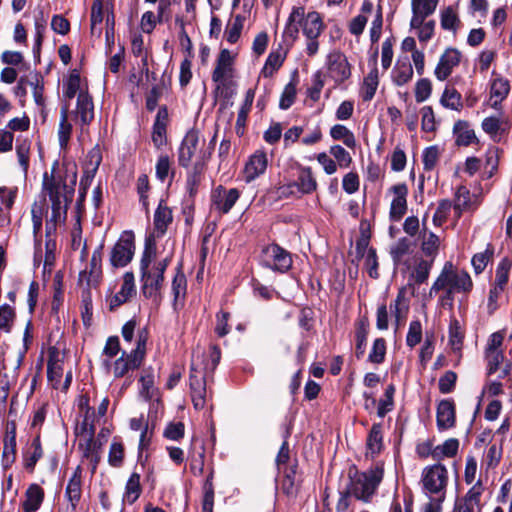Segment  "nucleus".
Segmentation results:
<instances>
[{
    "mask_svg": "<svg viewBox=\"0 0 512 512\" xmlns=\"http://www.w3.org/2000/svg\"><path fill=\"white\" fill-rule=\"evenodd\" d=\"M463 343V333L459 322L453 320L449 326V344L453 351H460Z\"/></svg>",
    "mask_w": 512,
    "mask_h": 512,
    "instance_id": "obj_58",
    "label": "nucleus"
},
{
    "mask_svg": "<svg viewBox=\"0 0 512 512\" xmlns=\"http://www.w3.org/2000/svg\"><path fill=\"white\" fill-rule=\"evenodd\" d=\"M295 99H296V83H294L293 81H290L285 86V88L281 94L279 107L283 110H286L293 105Z\"/></svg>",
    "mask_w": 512,
    "mask_h": 512,
    "instance_id": "obj_63",
    "label": "nucleus"
},
{
    "mask_svg": "<svg viewBox=\"0 0 512 512\" xmlns=\"http://www.w3.org/2000/svg\"><path fill=\"white\" fill-rule=\"evenodd\" d=\"M94 119V103L88 91H80L77 95L76 108L73 111V120L83 130Z\"/></svg>",
    "mask_w": 512,
    "mask_h": 512,
    "instance_id": "obj_9",
    "label": "nucleus"
},
{
    "mask_svg": "<svg viewBox=\"0 0 512 512\" xmlns=\"http://www.w3.org/2000/svg\"><path fill=\"white\" fill-rule=\"evenodd\" d=\"M171 288L174 296L173 305L174 308L176 309L178 301L185 297L187 288V280L185 274L180 269L176 272L173 278Z\"/></svg>",
    "mask_w": 512,
    "mask_h": 512,
    "instance_id": "obj_49",
    "label": "nucleus"
},
{
    "mask_svg": "<svg viewBox=\"0 0 512 512\" xmlns=\"http://www.w3.org/2000/svg\"><path fill=\"white\" fill-rule=\"evenodd\" d=\"M297 465L285 467L283 470V480L281 482V490L289 497H295L298 494L301 479L297 475Z\"/></svg>",
    "mask_w": 512,
    "mask_h": 512,
    "instance_id": "obj_25",
    "label": "nucleus"
},
{
    "mask_svg": "<svg viewBox=\"0 0 512 512\" xmlns=\"http://www.w3.org/2000/svg\"><path fill=\"white\" fill-rule=\"evenodd\" d=\"M461 53L455 48H448L441 55L439 62L435 68L434 74L440 81L447 79L453 69L459 65Z\"/></svg>",
    "mask_w": 512,
    "mask_h": 512,
    "instance_id": "obj_12",
    "label": "nucleus"
},
{
    "mask_svg": "<svg viewBox=\"0 0 512 512\" xmlns=\"http://www.w3.org/2000/svg\"><path fill=\"white\" fill-rule=\"evenodd\" d=\"M412 242L406 237L398 239V241L390 248V255L395 265H399L402 258L411 251Z\"/></svg>",
    "mask_w": 512,
    "mask_h": 512,
    "instance_id": "obj_50",
    "label": "nucleus"
},
{
    "mask_svg": "<svg viewBox=\"0 0 512 512\" xmlns=\"http://www.w3.org/2000/svg\"><path fill=\"white\" fill-rule=\"evenodd\" d=\"M473 288V281L469 273L458 269L452 262L447 261L434 283L432 284L429 296L432 297L438 293V303L449 311H453L455 294H468Z\"/></svg>",
    "mask_w": 512,
    "mask_h": 512,
    "instance_id": "obj_3",
    "label": "nucleus"
},
{
    "mask_svg": "<svg viewBox=\"0 0 512 512\" xmlns=\"http://www.w3.org/2000/svg\"><path fill=\"white\" fill-rule=\"evenodd\" d=\"M95 412L92 408L87 407L84 413V418L80 424L76 426L77 436H94L95 425H94Z\"/></svg>",
    "mask_w": 512,
    "mask_h": 512,
    "instance_id": "obj_47",
    "label": "nucleus"
},
{
    "mask_svg": "<svg viewBox=\"0 0 512 512\" xmlns=\"http://www.w3.org/2000/svg\"><path fill=\"white\" fill-rule=\"evenodd\" d=\"M422 339V325L419 320H414L410 323L408 333L406 336V344L413 348L421 342Z\"/></svg>",
    "mask_w": 512,
    "mask_h": 512,
    "instance_id": "obj_62",
    "label": "nucleus"
},
{
    "mask_svg": "<svg viewBox=\"0 0 512 512\" xmlns=\"http://www.w3.org/2000/svg\"><path fill=\"white\" fill-rule=\"evenodd\" d=\"M102 251L103 244H101L97 249L94 250L91 260H90V270L87 272L86 270L80 272L79 274V283L86 284L88 288L92 286H96L99 283L101 278L102 270H101V262H102Z\"/></svg>",
    "mask_w": 512,
    "mask_h": 512,
    "instance_id": "obj_13",
    "label": "nucleus"
},
{
    "mask_svg": "<svg viewBox=\"0 0 512 512\" xmlns=\"http://www.w3.org/2000/svg\"><path fill=\"white\" fill-rule=\"evenodd\" d=\"M510 91L509 81L501 76L495 77L490 84V102L495 109L508 96Z\"/></svg>",
    "mask_w": 512,
    "mask_h": 512,
    "instance_id": "obj_24",
    "label": "nucleus"
},
{
    "mask_svg": "<svg viewBox=\"0 0 512 512\" xmlns=\"http://www.w3.org/2000/svg\"><path fill=\"white\" fill-rule=\"evenodd\" d=\"M44 499V490L37 484H31L25 493L24 512H36Z\"/></svg>",
    "mask_w": 512,
    "mask_h": 512,
    "instance_id": "obj_31",
    "label": "nucleus"
},
{
    "mask_svg": "<svg viewBox=\"0 0 512 512\" xmlns=\"http://www.w3.org/2000/svg\"><path fill=\"white\" fill-rule=\"evenodd\" d=\"M16 460V426L14 423L8 424L4 437V447L2 453V465L5 469L9 468Z\"/></svg>",
    "mask_w": 512,
    "mask_h": 512,
    "instance_id": "obj_22",
    "label": "nucleus"
},
{
    "mask_svg": "<svg viewBox=\"0 0 512 512\" xmlns=\"http://www.w3.org/2000/svg\"><path fill=\"white\" fill-rule=\"evenodd\" d=\"M261 263L267 268L284 273L291 268L292 257L284 248L277 244H271L263 248Z\"/></svg>",
    "mask_w": 512,
    "mask_h": 512,
    "instance_id": "obj_8",
    "label": "nucleus"
},
{
    "mask_svg": "<svg viewBox=\"0 0 512 512\" xmlns=\"http://www.w3.org/2000/svg\"><path fill=\"white\" fill-rule=\"evenodd\" d=\"M394 198L390 207V218L393 221H399L407 211V195L408 188L404 183L397 184L391 187Z\"/></svg>",
    "mask_w": 512,
    "mask_h": 512,
    "instance_id": "obj_18",
    "label": "nucleus"
},
{
    "mask_svg": "<svg viewBox=\"0 0 512 512\" xmlns=\"http://www.w3.org/2000/svg\"><path fill=\"white\" fill-rule=\"evenodd\" d=\"M390 310L395 318L396 327L398 328L401 322L406 318L409 310V301L405 296V289L399 290L396 299L390 304Z\"/></svg>",
    "mask_w": 512,
    "mask_h": 512,
    "instance_id": "obj_33",
    "label": "nucleus"
},
{
    "mask_svg": "<svg viewBox=\"0 0 512 512\" xmlns=\"http://www.w3.org/2000/svg\"><path fill=\"white\" fill-rule=\"evenodd\" d=\"M43 456V449L40 442V435L33 439L29 450L24 455V466L32 472L38 460Z\"/></svg>",
    "mask_w": 512,
    "mask_h": 512,
    "instance_id": "obj_39",
    "label": "nucleus"
},
{
    "mask_svg": "<svg viewBox=\"0 0 512 512\" xmlns=\"http://www.w3.org/2000/svg\"><path fill=\"white\" fill-rule=\"evenodd\" d=\"M328 72L336 82L342 83L351 75L350 65L345 55L340 52H333L328 59Z\"/></svg>",
    "mask_w": 512,
    "mask_h": 512,
    "instance_id": "obj_14",
    "label": "nucleus"
},
{
    "mask_svg": "<svg viewBox=\"0 0 512 512\" xmlns=\"http://www.w3.org/2000/svg\"><path fill=\"white\" fill-rule=\"evenodd\" d=\"M367 450L371 455L379 454L383 447L382 426L374 424L367 437Z\"/></svg>",
    "mask_w": 512,
    "mask_h": 512,
    "instance_id": "obj_43",
    "label": "nucleus"
},
{
    "mask_svg": "<svg viewBox=\"0 0 512 512\" xmlns=\"http://www.w3.org/2000/svg\"><path fill=\"white\" fill-rule=\"evenodd\" d=\"M453 209L456 219H459L464 211L472 209L470 191L465 186H460L456 190Z\"/></svg>",
    "mask_w": 512,
    "mask_h": 512,
    "instance_id": "obj_38",
    "label": "nucleus"
},
{
    "mask_svg": "<svg viewBox=\"0 0 512 512\" xmlns=\"http://www.w3.org/2000/svg\"><path fill=\"white\" fill-rule=\"evenodd\" d=\"M436 418L439 430H447L455 425L456 413L453 400L444 399L439 402Z\"/></svg>",
    "mask_w": 512,
    "mask_h": 512,
    "instance_id": "obj_21",
    "label": "nucleus"
},
{
    "mask_svg": "<svg viewBox=\"0 0 512 512\" xmlns=\"http://www.w3.org/2000/svg\"><path fill=\"white\" fill-rule=\"evenodd\" d=\"M82 496V469L78 466L70 477L66 489L65 498L69 502L72 511H75Z\"/></svg>",
    "mask_w": 512,
    "mask_h": 512,
    "instance_id": "obj_20",
    "label": "nucleus"
},
{
    "mask_svg": "<svg viewBox=\"0 0 512 512\" xmlns=\"http://www.w3.org/2000/svg\"><path fill=\"white\" fill-rule=\"evenodd\" d=\"M369 332V324L367 320L362 319L358 322L355 332V340H356V347H355V354L356 357L359 359L363 356L365 352V345L368 337Z\"/></svg>",
    "mask_w": 512,
    "mask_h": 512,
    "instance_id": "obj_44",
    "label": "nucleus"
},
{
    "mask_svg": "<svg viewBox=\"0 0 512 512\" xmlns=\"http://www.w3.org/2000/svg\"><path fill=\"white\" fill-rule=\"evenodd\" d=\"M239 196L240 193L236 188L226 189L223 186H218L211 195L212 206L221 213H228Z\"/></svg>",
    "mask_w": 512,
    "mask_h": 512,
    "instance_id": "obj_11",
    "label": "nucleus"
},
{
    "mask_svg": "<svg viewBox=\"0 0 512 512\" xmlns=\"http://www.w3.org/2000/svg\"><path fill=\"white\" fill-rule=\"evenodd\" d=\"M233 58L227 49L221 50L217 58L216 67L212 73V80L217 83V89L225 85L232 77Z\"/></svg>",
    "mask_w": 512,
    "mask_h": 512,
    "instance_id": "obj_15",
    "label": "nucleus"
},
{
    "mask_svg": "<svg viewBox=\"0 0 512 512\" xmlns=\"http://www.w3.org/2000/svg\"><path fill=\"white\" fill-rule=\"evenodd\" d=\"M484 489L480 481L473 485L468 492L455 501L453 512H478L481 511V495Z\"/></svg>",
    "mask_w": 512,
    "mask_h": 512,
    "instance_id": "obj_10",
    "label": "nucleus"
},
{
    "mask_svg": "<svg viewBox=\"0 0 512 512\" xmlns=\"http://www.w3.org/2000/svg\"><path fill=\"white\" fill-rule=\"evenodd\" d=\"M135 235L132 231H124L110 252V263L114 268L127 266L135 254Z\"/></svg>",
    "mask_w": 512,
    "mask_h": 512,
    "instance_id": "obj_7",
    "label": "nucleus"
},
{
    "mask_svg": "<svg viewBox=\"0 0 512 512\" xmlns=\"http://www.w3.org/2000/svg\"><path fill=\"white\" fill-rule=\"evenodd\" d=\"M294 183L297 191L301 194H311L317 189V181L310 167H300L297 180Z\"/></svg>",
    "mask_w": 512,
    "mask_h": 512,
    "instance_id": "obj_27",
    "label": "nucleus"
},
{
    "mask_svg": "<svg viewBox=\"0 0 512 512\" xmlns=\"http://www.w3.org/2000/svg\"><path fill=\"white\" fill-rule=\"evenodd\" d=\"M136 294L135 277L132 272L123 275V282L120 290L109 299L110 310H115L128 302Z\"/></svg>",
    "mask_w": 512,
    "mask_h": 512,
    "instance_id": "obj_16",
    "label": "nucleus"
},
{
    "mask_svg": "<svg viewBox=\"0 0 512 512\" xmlns=\"http://www.w3.org/2000/svg\"><path fill=\"white\" fill-rule=\"evenodd\" d=\"M125 457L124 446L121 442L114 440L109 449L108 463L110 466L119 468L122 466Z\"/></svg>",
    "mask_w": 512,
    "mask_h": 512,
    "instance_id": "obj_52",
    "label": "nucleus"
},
{
    "mask_svg": "<svg viewBox=\"0 0 512 512\" xmlns=\"http://www.w3.org/2000/svg\"><path fill=\"white\" fill-rule=\"evenodd\" d=\"M195 372L196 369L194 367V363H192L190 373L191 398L194 408L201 410L205 407L206 404V382L203 376H198Z\"/></svg>",
    "mask_w": 512,
    "mask_h": 512,
    "instance_id": "obj_19",
    "label": "nucleus"
},
{
    "mask_svg": "<svg viewBox=\"0 0 512 512\" xmlns=\"http://www.w3.org/2000/svg\"><path fill=\"white\" fill-rule=\"evenodd\" d=\"M285 58L286 52L282 47L270 52L261 71L262 75L266 78L271 77L282 66Z\"/></svg>",
    "mask_w": 512,
    "mask_h": 512,
    "instance_id": "obj_35",
    "label": "nucleus"
},
{
    "mask_svg": "<svg viewBox=\"0 0 512 512\" xmlns=\"http://www.w3.org/2000/svg\"><path fill=\"white\" fill-rule=\"evenodd\" d=\"M140 494V475L138 473H132L126 483L124 500L129 504H133L139 498Z\"/></svg>",
    "mask_w": 512,
    "mask_h": 512,
    "instance_id": "obj_46",
    "label": "nucleus"
},
{
    "mask_svg": "<svg viewBox=\"0 0 512 512\" xmlns=\"http://www.w3.org/2000/svg\"><path fill=\"white\" fill-rule=\"evenodd\" d=\"M245 17L238 14L234 16L227 24L224 37L230 44L236 43L244 27Z\"/></svg>",
    "mask_w": 512,
    "mask_h": 512,
    "instance_id": "obj_41",
    "label": "nucleus"
},
{
    "mask_svg": "<svg viewBox=\"0 0 512 512\" xmlns=\"http://www.w3.org/2000/svg\"><path fill=\"white\" fill-rule=\"evenodd\" d=\"M413 77V67L408 57L398 59L392 70V80L397 86L407 84Z\"/></svg>",
    "mask_w": 512,
    "mask_h": 512,
    "instance_id": "obj_28",
    "label": "nucleus"
},
{
    "mask_svg": "<svg viewBox=\"0 0 512 512\" xmlns=\"http://www.w3.org/2000/svg\"><path fill=\"white\" fill-rule=\"evenodd\" d=\"M453 132L456 136L455 143L458 146H468L476 140L474 130L470 128L466 121H457L454 124Z\"/></svg>",
    "mask_w": 512,
    "mask_h": 512,
    "instance_id": "obj_34",
    "label": "nucleus"
},
{
    "mask_svg": "<svg viewBox=\"0 0 512 512\" xmlns=\"http://www.w3.org/2000/svg\"><path fill=\"white\" fill-rule=\"evenodd\" d=\"M104 19V5L103 0H94L91 7V32L101 33V29L98 28V25L102 23Z\"/></svg>",
    "mask_w": 512,
    "mask_h": 512,
    "instance_id": "obj_56",
    "label": "nucleus"
},
{
    "mask_svg": "<svg viewBox=\"0 0 512 512\" xmlns=\"http://www.w3.org/2000/svg\"><path fill=\"white\" fill-rule=\"evenodd\" d=\"M213 474L211 473L203 487L204 495L202 500V512H213L214 506V487L212 483Z\"/></svg>",
    "mask_w": 512,
    "mask_h": 512,
    "instance_id": "obj_57",
    "label": "nucleus"
},
{
    "mask_svg": "<svg viewBox=\"0 0 512 512\" xmlns=\"http://www.w3.org/2000/svg\"><path fill=\"white\" fill-rule=\"evenodd\" d=\"M439 0H411L412 14H419L424 17L432 15Z\"/></svg>",
    "mask_w": 512,
    "mask_h": 512,
    "instance_id": "obj_51",
    "label": "nucleus"
},
{
    "mask_svg": "<svg viewBox=\"0 0 512 512\" xmlns=\"http://www.w3.org/2000/svg\"><path fill=\"white\" fill-rule=\"evenodd\" d=\"M172 219L171 209L160 202L154 214V229L157 237H161L166 233Z\"/></svg>",
    "mask_w": 512,
    "mask_h": 512,
    "instance_id": "obj_29",
    "label": "nucleus"
},
{
    "mask_svg": "<svg viewBox=\"0 0 512 512\" xmlns=\"http://www.w3.org/2000/svg\"><path fill=\"white\" fill-rule=\"evenodd\" d=\"M170 263V258L157 259V246L152 237L145 241L144 250L140 260L141 290L146 298L161 300V291L164 286V273Z\"/></svg>",
    "mask_w": 512,
    "mask_h": 512,
    "instance_id": "obj_2",
    "label": "nucleus"
},
{
    "mask_svg": "<svg viewBox=\"0 0 512 512\" xmlns=\"http://www.w3.org/2000/svg\"><path fill=\"white\" fill-rule=\"evenodd\" d=\"M452 206V202L448 199H443L439 202L438 207L433 215L434 225L441 226L446 222Z\"/></svg>",
    "mask_w": 512,
    "mask_h": 512,
    "instance_id": "obj_61",
    "label": "nucleus"
},
{
    "mask_svg": "<svg viewBox=\"0 0 512 512\" xmlns=\"http://www.w3.org/2000/svg\"><path fill=\"white\" fill-rule=\"evenodd\" d=\"M386 354V343L383 338H377L374 343L372 350L369 354V361L375 364H380L384 361Z\"/></svg>",
    "mask_w": 512,
    "mask_h": 512,
    "instance_id": "obj_64",
    "label": "nucleus"
},
{
    "mask_svg": "<svg viewBox=\"0 0 512 512\" xmlns=\"http://www.w3.org/2000/svg\"><path fill=\"white\" fill-rule=\"evenodd\" d=\"M72 133V125L68 121V106H64L60 111V123L58 129V139L61 148H66Z\"/></svg>",
    "mask_w": 512,
    "mask_h": 512,
    "instance_id": "obj_40",
    "label": "nucleus"
},
{
    "mask_svg": "<svg viewBox=\"0 0 512 512\" xmlns=\"http://www.w3.org/2000/svg\"><path fill=\"white\" fill-rule=\"evenodd\" d=\"M448 482V470L440 463L427 466L422 471L421 483L423 492L427 496L439 495L440 497H446Z\"/></svg>",
    "mask_w": 512,
    "mask_h": 512,
    "instance_id": "obj_5",
    "label": "nucleus"
},
{
    "mask_svg": "<svg viewBox=\"0 0 512 512\" xmlns=\"http://www.w3.org/2000/svg\"><path fill=\"white\" fill-rule=\"evenodd\" d=\"M434 260L433 259H419L414 267L411 274V278L418 285L427 281L430 271L432 269Z\"/></svg>",
    "mask_w": 512,
    "mask_h": 512,
    "instance_id": "obj_45",
    "label": "nucleus"
},
{
    "mask_svg": "<svg viewBox=\"0 0 512 512\" xmlns=\"http://www.w3.org/2000/svg\"><path fill=\"white\" fill-rule=\"evenodd\" d=\"M77 173L75 169L53 166L50 173L43 176V191L51 201V218L46 223V233L55 229L58 223L65 221L67 210L73 201Z\"/></svg>",
    "mask_w": 512,
    "mask_h": 512,
    "instance_id": "obj_1",
    "label": "nucleus"
},
{
    "mask_svg": "<svg viewBox=\"0 0 512 512\" xmlns=\"http://www.w3.org/2000/svg\"><path fill=\"white\" fill-rule=\"evenodd\" d=\"M511 267L512 261L508 257L503 258L499 262L495 275V284L498 285L499 288H505L509 279Z\"/></svg>",
    "mask_w": 512,
    "mask_h": 512,
    "instance_id": "obj_53",
    "label": "nucleus"
},
{
    "mask_svg": "<svg viewBox=\"0 0 512 512\" xmlns=\"http://www.w3.org/2000/svg\"><path fill=\"white\" fill-rule=\"evenodd\" d=\"M304 18V8L303 7H294L290 16L288 18V22L283 32L284 40L292 44L298 36L299 33V24L302 23Z\"/></svg>",
    "mask_w": 512,
    "mask_h": 512,
    "instance_id": "obj_26",
    "label": "nucleus"
},
{
    "mask_svg": "<svg viewBox=\"0 0 512 512\" xmlns=\"http://www.w3.org/2000/svg\"><path fill=\"white\" fill-rule=\"evenodd\" d=\"M80 91H88V90L81 88L80 74L76 70H74L70 74L67 82L65 83L64 96L67 99H72L76 96L77 93L79 94Z\"/></svg>",
    "mask_w": 512,
    "mask_h": 512,
    "instance_id": "obj_54",
    "label": "nucleus"
},
{
    "mask_svg": "<svg viewBox=\"0 0 512 512\" xmlns=\"http://www.w3.org/2000/svg\"><path fill=\"white\" fill-rule=\"evenodd\" d=\"M330 136L334 140H341L348 148L354 149L356 147V139L353 132L344 125L336 124L332 126Z\"/></svg>",
    "mask_w": 512,
    "mask_h": 512,
    "instance_id": "obj_42",
    "label": "nucleus"
},
{
    "mask_svg": "<svg viewBox=\"0 0 512 512\" xmlns=\"http://www.w3.org/2000/svg\"><path fill=\"white\" fill-rule=\"evenodd\" d=\"M268 165L267 154L263 150L255 151L248 159L244 167V177L246 182L255 180L264 174Z\"/></svg>",
    "mask_w": 512,
    "mask_h": 512,
    "instance_id": "obj_17",
    "label": "nucleus"
},
{
    "mask_svg": "<svg viewBox=\"0 0 512 512\" xmlns=\"http://www.w3.org/2000/svg\"><path fill=\"white\" fill-rule=\"evenodd\" d=\"M376 59L377 52L374 55V67L368 73V75L364 78L363 87H362V99L364 101H370L377 90L379 80H378V69L376 67Z\"/></svg>",
    "mask_w": 512,
    "mask_h": 512,
    "instance_id": "obj_36",
    "label": "nucleus"
},
{
    "mask_svg": "<svg viewBox=\"0 0 512 512\" xmlns=\"http://www.w3.org/2000/svg\"><path fill=\"white\" fill-rule=\"evenodd\" d=\"M493 253V247L488 245L484 252L476 253L472 257L471 263L476 274H480L484 271Z\"/></svg>",
    "mask_w": 512,
    "mask_h": 512,
    "instance_id": "obj_55",
    "label": "nucleus"
},
{
    "mask_svg": "<svg viewBox=\"0 0 512 512\" xmlns=\"http://www.w3.org/2000/svg\"><path fill=\"white\" fill-rule=\"evenodd\" d=\"M425 226V221L423 222ZM440 238L435 233L428 231L426 227L421 233V250L425 256L435 259L439 252Z\"/></svg>",
    "mask_w": 512,
    "mask_h": 512,
    "instance_id": "obj_30",
    "label": "nucleus"
},
{
    "mask_svg": "<svg viewBox=\"0 0 512 512\" xmlns=\"http://www.w3.org/2000/svg\"><path fill=\"white\" fill-rule=\"evenodd\" d=\"M147 333L140 331L137 336V346L130 353L123 352L113 365V374L120 378L127 374L130 370L139 368L146 354Z\"/></svg>",
    "mask_w": 512,
    "mask_h": 512,
    "instance_id": "obj_6",
    "label": "nucleus"
},
{
    "mask_svg": "<svg viewBox=\"0 0 512 512\" xmlns=\"http://www.w3.org/2000/svg\"><path fill=\"white\" fill-rule=\"evenodd\" d=\"M441 27L444 30H450L455 32L459 25L460 19L458 17L457 11L454 7L448 6L441 11Z\"/></svg>",
    "mask_w": 512,
    "mask_h": 512,
    "instance_id": "obj_48",
    "label": "nucleus"
},
{
    "mask_svg": "<svg viewBox=\"0 0 512 512\" xmlns=\"http://www.w3.org/2000/svg\"><path fill=\"white\" fill-rule=\"evenodd\" d=\"M348 477L347 493L352 494L357 500L367 503L370 502L383 479V468L375 466L367 472H359L353 467L349 469Z\"/></svg>",
    "mask_w": 512,
    "mask_h": 512,
    "instance_id": "obj_4",
    "label": "nucleus"
},
{
    "mask_svg": "<svg viewBox=\"0 0 512 512\" xmlns=\"http://www.w3.org/2000/svg\"><path fill=\"white\" fill-rule=\"evenodd\" d=\"M302 29L307 38H318L323 31V21L319 13L310 12L303 18Z\"/></svg>",
    "mask_w": 512,
    "mask_h": 512,
    "instance_id": "obj_32",
    "label": "nucleus"
},
{
    "mask_svg": "<svg viewBox=\"0 0 512 512\" xmlns=\"http://www.w3.org/2000/svg\"><path fill=\"white\" fill-rule=\"evenodd\" d=\"M459 448V441L455 438L446 440L442 445L437 446L433 451L434 457L440 455L446 457H453L457 454Z\"/></svg>",
    "mask_w": 512,
    "mask_h": 512,
    "instance_id": "obj_59",
    "label": "nucleus"
},
{
    "mask_svg": "<svg viewBox=\"0 0 512 512\" xmlns=\"http://www.w3.org/2000/svg\"><path fill=\"white\" fill-rule=\"evenodd\" d=\"M62 373L63 367L62 363L58 359V353L55 350L51 351L47 361V377L54 388H57L62 377Z\"/></svg>",
    "mask_w": 512,
    "mask_h": 512,
    "instance_id": "obj_37",
    "label": "nucleus"
},
{
    "mask_svg": "<svg viewBox=\"0 0 512 512\" xmlns=\"http://www.w3.org/2000/svg\"><path fill=\"white\" fill-rule=\"evenodd\" d=\"M101 161L102 155L100 149L97 147L91 149L86 156L84 171L95 175L99 165L101 164Z\"/></svg>",
    "mask_w": 512,
    "mask_h": 512,
    "instance_id": "obj_60",
    "label": "nucleus"
},
{
    "mask_svg": "<svg viewBox=\"0 0 512 512\" xmlns=\"http://www.w3.org/2000/svg\"><path fill=\"white\" fill-rule=\"evenodd\" d=\"M199 144V136L195 131L188 132L179 148V164L187 167L196 154Z\"/></svg>",
    "mask_w": 512,
    "mask_h": 512,
    "instance_id": "obj_23",
    "label": "nucleus"
}]
</instances>
